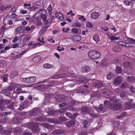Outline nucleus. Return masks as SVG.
I'll return each mask as SVG.
<instances>
[{
    "label": "nucleus",
    "mask_w": 135,
    "mask_h": 135,
    "mask_svg": "<svg viewBox=\"0 0 135 135\" xmlns=\"http://www.w3.org/2000/svg\"><path fill=\"white\" fill-rule=\"evenodd\" d=\"M109 100L113 102V104H112L109 101L106 100L104 103V105L105 107L110 108L114 110H120L122 108L120 103H118V101L115 98L110 97Z\"/></svg>",
    "instance_id": "1"
},
{
    "label": "nucleus",
    "mask_w": 135,
    "mask_h": 135,
    "mask_svg": "<svg viewBox=\"0 0 135 135\" xmlns=\"http://www.w3.org/2000/svg\"><path fill=\"white\" fill-rule=\"evenodd\" d=\"M39 124V123H36V122H31L27 123L26 126L28 128H31L33 132L36 133L39 131V128L38 127Z\"/></svg>",
    "instance_id": "2"
},
{
    "label": "nucleus",
    "mask_w": 135,
    "mask_h": 135,
    "mask_svg": "<svg viewBox=\"0 0 135 135\" xmlns=\"http://www.w3.org/2000/svg\"><path fill=\"white\" fill-rule=\"evenodd\" d=\"M89 58L93 59H97L99 58L101 55L100 53L96 50H91L88 52Z\"/></svg>",
    "instance_id": "3"
},
{
    "label": "nucleus",
    "mask_w": 135,
    "mask_h": 135,
    "mask_svg": "<svg viewBox=\"0 0 135 135\" xmlns=\"http://www.w3.org/2000/svg\"><path fill=\"white\" fill-rule=\"evenodd\" d=\"M81 110L82 112L84 114H88L91 118H94L97 117L96 115L93 113H90V109L87 106H83Z\"/></svg>",
    "instance_id": "4"
},
{
    "label": "nucleus",
    "mask_w": 135,
    "mask_h": 135,
    "mask_svg": "<svg viewBox=\"0 0 135 135\" xmlns=\"http://www.w3.org/2000/svg\"><path fill=\"white\" fill-rule=\"evenodd\" d=\"M46 11L44 9H41L38 12H37L34 16V17L35 18L42 17V18L46 17Z\"/></svg>",
    "instance_id": "5"
},
{
    "label": "nucleus",
    "mask_w": 135,
    "mask_h": 135,
    "mask_svg": "<svg viewBox=\"0 0 135 135\" xmlns=\"http://www.w3.org/2000/svg\"><path fill=\"white\" fill-rule=\"evenodd\" d=\"M36 80V78L34 76H31L28 78H21V80L25 82L31 83L34 82Z\"/></svg>",
    "instance_id": "6"
},
{
    "label": "nucleus",
    "mask_w": 135,
    "mask_h": 135,
    "mask_svg": "<svg viewBox=\"0 0 135 135\" xmlns=\"http://www.w3.org/2000/svg\"><path fill=\"white\" fill-rule=\"evenodd\" d=\"M52 84L51 85L49 84V86L45 85H40L39 86V89L42 91H43L44 90H46L47 91L49 90L50 89L49 86H52L54 85V81H52Z\"/></svg>",
    "instance_id": "7"
},
{
    "label": "nucleus",
    "mask_w": 135,
    "mask_h": 135,
    "mask_svg": "<svg viewBox=\"0 0 135 135\" xmlns=\"http://www.w3.org/2000/svg\"><path fill=\"white\" fill-rule=\"evenodd\" d=\"M70 76V77H74L75 76V75L74 74H71V75H66L64 74H60L59 75H55L53 76L52 78L54 79H56L62 78L64 77Z\"/></svg>",
    "instance_id": "8"
},
{
    "label": "nucleus",
    "mask_w": 135,
    "mask_h": 135,
    "mask_svg": "<svg viewBox=\"0 0 135 135\" xmlns=\"http://www.w3.org/2000/svg\"><path fill=\"white\" fill-rule=\"evenodd\" d=\"M41 112V110L39 108H35L31 110L29 114L31 116H33L39 114Z\"/></svg>",
    "instance_id": "9"
},
{
    "label": "nucleus",
    "mask_w": 135,
    "mask_h": 135,
    "mask_svg": "<svg viewBox=\"0 0 135 135\" xmlns=\"http://www.w3.org/2000/svg\"><path fill=\"white\" fill-rule=\"evenodd\" d=\"M101 93H102L105 97H106L107 96L112 95L113 94V93L109 89H107L106 88L103 89L101 91Z\"/></svg>",
    "instance_id": "10"
},
{
    "label": "nucleus",
    "mask_w": 135,
    "mask_h": 135,
    "mask_svg": "<svg viewBox=\"0 0 135 135\" xmlns=\"http://www.w3.org/2000/svg\"><path fill=\"white\" fill-rule=\"evenodd\" d=\"M123 65L125 68L129 69L131 72L132 71V68L133 67V64L132 62L127 61L124 63Z\"/></svg>",
    "instance_id": "11"
},
{
    "label": "nucleus",
    "mask_w": 135,
    "mask_h": 135,
    "mask_svg": "<svg viewBox=\"0 0 135 135\" xmlns=\"http://www.w3.org/2000/svg\"><path fill=\"white\" fill-rule=\"evenodd\" d=\"M65 96L63 95H58L56 96L55 97L56 100L58 102H61L65 100Z\"/></svg>",
    "instance_id": "12"
},
{
    "label": "nucleus",
    "mask_w": 135,
    "mask_h": 135,
    "mask_svg": "<svg viewBox=\"0 0 135 135\" xmlns=\"http://www.w3.org/2000/svg\"><path fill=\"white\" fill-rule=\"evenodd\" d=\"M19 85L17 84L13 83L11 82V83L10 85L8 87L7 89L10 91H12L15 89L18 86H19Z\"/></svg>",
    "instance_id": "13"
},
{
    "label": "nucleus",
    "mask_w": 135,
    "mask_h": 135,
    "mask_svg": "<svg viewBox=\"0 0 135 135\" xmlns=\"http://www.w3.org/2000/svg\"><path fill=\"white\" fill-rule=\"evenodd\" d=\"M103 83L102 81L98 80H96L93 84V86L96 88H100L103 86Z\"/></svg>",
    "instance_id": "14"
},
{
    "label": "nucleus",
    "mask_w": 135,
    "mask_h": 135,
    "mask_svg": "<svg viewBox=\"0 0 135 135\" xmlns=\"http://www.w3.org/2000/svg\"><path fill=\"white\" fill-rule=\"evenodd\" d=\"M22 119L20 117L16 116L12 119V121L15 124L19 123L22 122Z\"/></svg>",
    "instance_id": "15"
},
{
    "label": "nucleus",
    "mask_w": 135,
    "mask_h": 135,
    "mask_svg": "<svg viewBox=\"0 0 135 135\" xmlns=\"http://www.w3.org/2000/svg\"><path fill=\"white\" fill-rule=\"evenodd\" d=\"M122 80L120 76L117 77L113 82L115 86L119 85L121 83Z\"/></svg>",
    "instance_id": "16"
},
{
    "label": "nucleus",
    "mask_w": 135,
    "mask_h": 135,
    "mask_svg": "<svg viewBox=\"0 0 135 135\" xmlns=\"http://www.w3.org/2000/svg\"><path fill=\"white\" fill-rule=\"evenodd\" d=\"M27 101H25L20 104L18 110L20 111L22 110L24 108H27Z\"/></svg>",
    "instance_id": "17"
},
{
    "label": "nucleus",
    "mask_w": 135,
    "mask_h": 135,
    "mask_svg": "<svg viewBox=\"0 0 135 135\" xmlns=\"http://www.w3.org/2000/svg\"><path fill=\"white\" fill-rule=\"evenodd\" d=\"M55 17L57 19L61 21H63L64 20L63 15L59 12H56L55 14Z\"/></svg>",
    "instance_id": "18"
},
{
    "label": "nucleus",
    "mask_w": 135,
    "mask_h": 135,
    "mask_svg": "<svg viewBox=\"0 0 135 135\" xmlns=\"http://www.w3.org/2000/svg\"><path fill=\"white\" fill-rule=\"evenodd\" d=\"M32 59L33 62L36 63L38 62L41 60V58L39 55H37L34 56Z\"/></svg>",
    "instance_id": "19"
},
{
    "label": "nucleus",
    "mask_w": 135,
    "mask_h": 135,
    "mask_svg": "<svg viewBox=\"0 0 135 135\" xmlns=\"http://www.w3.org/2000/svg\"><path fill=\"white\" fill-rule=\"evenodd\" d=\"M100 93L99 92H95L92 93L91 95V99L93 100H95L97 98L100 96Z\"/></svg>",
    "instance_id": "20"
},
{
    "label": "nucleus",
    "mask_w": 135,
    "mask_h": 135,
    "mask_svg": "<svg viewBox=\"0 0 135 135\" xmlns=\"http://www.w3.org/2000/svg\"><path fill=\"white\" fill-rule=\"evenodd\" d=\"M100 15L99 13L97 12H94L92 13L91 15V17L94 19H98Z\"/></svg>",
    "instance_id": "21"
},
{
    "label": "nucleus",
    "mask_w": 135,
    "mask_h": 135,
    "mask_svg": "<svg viewBox=\"0 0 135 135\" xmlns=\"http://www.w3.org/2000/svg\"><path fill=\"white\" fill-rule=\"evenodd\" d=\"M41 125L44 127L48 128L50 129L53 128L54 127L53 126L47 123H43L41 124Z\"/></svg>",
    "instance_id": "22"
},
{
    "label": "nucleus",
    "mask_w": 135,
    "mask_h": 135,
    "mask_svg": "<svg viewBox=\"0 0 135 135\" xmlns=\"http://www.w3.org/2000/svg\"><path fill=\"white\" fill-rule=\"evenodd\" d=\"M107 35L108 38L112 41L117 40H118L119 38L118 37H115L114 36L111 35L110 34H107Z\"/></svg>",
    "instance_id": "23"
},
{
    "label": "nucleus",
    "mask_w": 135,
    "mask_h": 135,
    "mask_svg": "<svg viewBox=\"0 0 135 135\" xmlns=\"http://www.w3.org/2000/svg\"><path fill=\"white\" fill-rule=\"evenodd\" d=\"M64 133V131L60 129L55 130L52 132L53 134L55 135H59L61 134H63Z\"/></svg>",
    "instance_id": "24"
},
{
    "label": "nucleus",
    "mask_w": 135,
    "mask_h": 135,
    "mask_svg": "<svg viewBox=\"0 0 135 135\" xmlns=\"http://www.w3.org/2000/svg\"><path fill=\"white\" fill-rule=\"evenodd\" d=\"M75 123V122L74 121H70L66 122L65 124L67 127H70L74 125Z\"/></svg>",
    "instance_id": "25"
},
{
    "label": "nucleus",
    "mask_w": 135,
    "mask_h": 135,
    "mask_svg": "<svg viewBox=\"0 0 135 135\" xmlns=\"http://www.w3.org/2000/svg\"><path fill=\"white\" fill-rule=\"evenodd\" d=\"M93 107H94V109L98 112H103V105L102 104L99 105V108H97L96 107L94 106L93 105Z\"/></svg>",
    "instance_id": "26"
},
{
    "label": "nucleus",
    "mask_w": 135,
    "mask_h": 135,
    "mask_svg": "<svg viewBox=\"0 0 135 135\" xmlns=\"http://www.w3.org/2000/svg\"><path fill=\"white\" fill-rule=\"evenodd\" d=\"M90 69V68L88 66H84L82 67L81 71L83 72H88Z\"/></svg>",
    "instance_id": "27"
},
{
    "label": "nucleus",
    "mask_w": 135,
    "mask_h": 135,
    "mask_svg": "<svg viewBox=\"0 0 135 135\" xmlns=\"http://www.w3.org/2000/svg\"><path fill=\"white\" fill-rule=\"evenodd\" d=\"M11 7L12 5L10 4L8 5H2L0 6V10L3 11L4 10L6 9L7 8H10Z\"/></svg>",
    "instance_id": "28"
},
{
    "label": "nucleus",
    "mask_w": 135,
    "mask_h": 135,
    "mask_svg": "<svg viewBox=\"0 0 135 135\" xmlns=\"http://www.w3.org/2000/svg\"><path fill=\"white\" fill-rule=\"evenodd\" d=\"M27 51L26 50H24L20 54L17 55L16 56H13V58L14 60L20 58L22 55L25 54L27 52Z\"/></svg>",
    "instance_id": "29"
},
{
    "label": "nucleus",
    "mask_w": 135,
    "mask_h": 135,
    "mask_svg": "<svg viewBox=\"0 0 135 135\" xmlns=\"http://www.w3.org/2000/svg\"><path fill=\"white\" fill-rule=\"evenodd\" d=\"M93 40L95 42L96 44L98 43L100 41L99 35L98 34L95 35L92 37Z\"/></svg>",
    "instance_id": "30"
},
{
    "label": "nucleus",
    "mask_w": 135,
    "mask_h": 135,
    "mask_svg": "<svg viewBox=\"0 0 135 135\" xmlns=\"http://www.w3.org/2000/svg\"><path fill=\"white\" fill-rule=\"evenodd\" d=\"M112 50L114 52H119L122 50V49L118 46H115L113 47Z\"/></svg>",
    "instance_id": "31"
},
{
    "label": "nucleus",
    "mask_w": 135,
    "mask_h": 135,
    "mask_svg": "<svg viewBox=\"0 0 135 135\" xmlns=\"http://www.w3.org/2000/svg\"><path fill=\"white\" fill-rule=\"evenodd\" d=\"M43 66L44 68L46 69H51L54 67L53 65H51L48 63L45 64L43 65Z\"/></svg>",
    "instance_id": "32"
},
{
    "label": "nucleus",
    "mask_w": 135,
    "mask_h": 135,
    "mask_svg": "<svg viewBox=\"0 0 135 135\" xmlns=\"http://www.w3.org/2000/svg\"><path fill=\"white\" fill-rule=\"evenodd\" d=\"M84 124L83 127L84 128H86L89 126L90 124V121L86 120H84L83 121Z\"/></svg>",
    "instance_id": "33"
},
{
    "label": "nucleus",
    "mask_w": 135,
    "mask_h": 135,
    "mask_svg": "<svg viewBox=\"0 0 135 135\" xmlns=\"http://www.w3.org/2000/svg\"><path fill=\"white\" fill-rule=\"evenodd\" d=\"M35 28V27L33 25H31V27H27L25 28V30L27 31H30L33 32L34 29Z\"/></svg>",
    "instance_id": "34"
},
{
    "label": "nucleus",
    "mask_w": 135,
    "mask_h": 135,
    "mask_svg": "<svg viewBox=\"0 0 135 135\" xmlns=\"http://www.w3.org/2000/svg\"><path fill=\"white\" fill-rule=\"evenodd\" d=\"M36 120L38 121H44L46 120V117L43 116H39L36 118Z\"/></svg>",
    "instance_id": "35"
},
{
    "label": "nucleus",
    "mask_w": 135,
    "mask_h": 135,
    "mask_svg": "<svg viewBox=\"0 0 135 135\" xmlns=\"http://www.w3.org/2000/svg\"><path fill=\"white\" fill-rule=\"evenodd\" d=\"M133 1L135 3V0H125L124 3L126 5L129 6Z\"/></svg>",
    "instance_id": "36"
},
{
    "label": "nucleus",
    "mask_w": 135,
    "mask_h": 135,
    "mask_svg": "<svg viewBox=\"0 0 135 135\" xmlns=\"http://www.w3.org/2000/svg\"><path fill=\"white\" fill-rule=\"evenodd\" d=\"M65 114L67 117L70 118H74V116L75 117L76 116V113L72 115L71 113L68 112L66 113Z\"/></svg>",
    "instance_id": "37"
},
{
    "label": "nucleus",
    "mask_w": 135,
    "mask_h": 135,
    "mask_svg": "<svg viewBox=\"0 0 135 135\" xmlns=\"http://www.w3.org/2000/svg\"><path fill=\"white\" fill-rule=\"evenodd\" d=\"M13 93H16L18 94L22 93H26L25 91L23 92V91H21V88H17L16 90H14L13 91Z\"/></svg>",
    "instance_id": "38"
},
{
    "label": "nucleus",
    "mask_w": 135,
    "mask_h": 135,
    "mask_svg": "<svg viewBox=\"0 0 135 135\" xmlns=\"http://www.w3.org/2000/svg\"><path fill=\"white\" fill-rule=\"evenodd\" d=\"M127 80L128 81L130 82L134 83L135 82V78L133 76H128Z\"/></svg>",
    "instance_id": "39"
},
{
    "label": "nucleus",
    "mask_w": 135,
    "mask_h": 135,
    "mask_svg": "<svg viewBox=\"0 0 135 135\" xmlns=\"http://www.w3.org/2000/svg\"><path fill=\"white\" fill-rule=\"evenodd\" d=\"M115 71L116 73H120L122 71V69L120 66H118L116 67Z\"/></svg>",
    "instance_id": "40"
},
{
    "label": "nucleus",
    "mask_w": 135,
    "mask_h": 135,
    "mask_svg": "<svg viewBox=\"0 0 135 135\" xmlns=\"http://www.w3.org/2000/svg\"><path fill=\"white\" fill-rule=\"evenodd\" d=\"M47 10L49 15H51V14L52 13V6L51 5H49L47 9Z\"/></svg>",
    "instance_id": "41"
},
{
    "label": "nucleus",
    "mask_w": 135,
    "mask_h": 135,
    "mask_svg": "<svg viewBox=\"0 0 135 135\" xmlns=\"http://www.w3.org/2000/svg\"><path fill=\"white\" fill-rule=\"evenodd\" d=\"M45 121L49 123H55L56 122L55 119L53 118H50L47 119L46 118V120H45Z\"/></svg>",
    "instance_id": "42"
},
{
    "label": "nucleus",
    "mask_w": 135,
    "mask_h": 135,
    "mask_svg": "<svg viewBox=\"0 0 135 135\" xmlns=\"http://www.w3.org/2000/svg\"><path fill=\"white\" fill-rule=\"evenodd\" d=\"M8 77V75L7 74L3 75L1 76V79L4 82H5L7 80V78Z\"/></svg>",
    "instance_id": "43"
},
{
    "label": "nucleus",
    "mask_w": 135,
    "mask_h": 135,
    "mask_svg": "<svg viewBox=\"0 0 135 135\" xmlns=\"http://www.w3.org/2000/svg\"><path fill=\"white\" fill-rule=\"evenodd\" d=\"M81 39V37L79 35H76L74 36V41H78Z\"/></svg>",
    "instance_id": "44"
},
{
    "label": "nucleus",
    "mask_w": 135,
    "mask_h": 135,
    "mask_svg": "<svg viewBox=\"0 0 135 135\" xmlns=\"http://www.w3.org/2000/svg\"><path fill=\"white\" fill-rule=\"evenodd\" d=\"M114 74L112 73H109L107 75V78L108 80H110L113 78Z\"/></svg>",
    "instance_id": "45"
},
{
    "label": "nucleus",
    "mask_w": 135,
    "mask_h": 135,
    "mask_svg": "<svg viewBox=\"0 0 135 135\" xmlns=\"http://www.w3.org/2000/svg\"><path fill=\"white\" fill-rule=\"evenodd\" d=\"M112 62L114 63H117L119 62V60L118 58H115L113 57L112 58Z\"/></svg>",
    "instance_id": "46"
},
{
    "label": "nucleus",
    "mask_w": 135,
    "mask_h": 135,
    "mask_svg": "<svg viewBox=\"0 0 135 135\" xmlns=\"http://www.w3.org/2000/svg\"><path fill=\"white\" fill-rule=\"evenodd\" d=\"M72 26L73 27H77L79 28H80L81 26V25L79 22L74 23L73 24Z\"/></svg>",
    "instance_id": "47"
},
{
    "label": "nucleus",
    "mask_w": 135,
    "mask_h": 135,
    "mask_svg": "<svg viewBox=\"0 0 135 135\" xmlns=\"http://www.w3.org/2000/svg\"><path fill=\"white\" fill-rule=\"evenodd\" d=\"M10 91L7 89H5L3 91V93L7 96H9L10 95Z\"/></svg>",
    "instance_id": "48"
},
{
    "label": "nucleus",
    "mask_w": 135,
    "mask_h": 135,
    "mask_svg": "<svg viewBox=\"0 0 135 135\" xmlns=\"http://www.w3.org/2000/svg\"><path fill=\"white\" fill-rule=\"evenodd\" d=\"M108 61L107 59L102 60L101 62V64L103 65H105L108 63Z\"/></svg>",
    "instance_id": "49"
},
{
    "label": "nucleus",
    "mask_w": 135,
    "mask_h": 135,
    "mask_svg": "<svg viewBox=\"0 0 135 135\" xmlns=\"http://www.w3.org/2000/svg\"><path fill=\"white\" fill-rule=\"evenodd\" d=\"M126 112H123L122 113V114L119 115H118L117 116V119H119L120 118H122L124 116H125L126 114Z\"/></svg>",
    "instance_id": "50"
},
{
    "label": "nucleus",
    "mask_w": 135,
    "mask_h": 135,
    "mask_svg": "<svg viewBox=\"0 0 135 135\" xmlns=\"http://www.w3.org/2000/svg\"><path fill=\"white\" fill-rule=\"evenodd\" d=\"M23 31V30L21 27H18L16 30V32L17 33H21Z\"/></svg>",
    "instance_id": "51"
},
{
    "label": "nucleus",
    "mask_w": 135,
    "mask_h": 135,
    "mask_svg": "<svg viewBox=\"0 0 135 135\" xmlns=\"http://www.w3.org/2000/svg\"><path fill=\"white\" fill-rule=\"evenodd\" d=\"M17 75V73L15 71H13L12 72L11 74V77L12 78H14L16 75Z\"/></svg>",
    "instance_id": "52"
},
{
    "label": "nucleus",
    "mask_w": 135,
    "mask_h": 135,
    "mask_svg": "<svg viewBox=\"0 0 135 135\" xmlns=\"http://www.w3.org/2000/svg\"><path fill=\"white\" fill-rule=\"evenodd\" d=\"M48 28V26L46 27H43L41 29V30L40 31V33H43Z\"/></svg>",
    "instance_id": "53"
},
{
    "label": "nucleus",
    "mask_w": 135,
    "mask_h": 135,
    "mask_svg": "<svg viewBox=\"0 0 135 135\" xmlns=\"http://www.w3.org/2000/svg\"><path fill=\"white\" fill-rule=\"evenodd\" d=\"M128 85V84L127 83H122L121 85V88H124L126 87Z\"/></svg>",
    "instance_id": "54"
},
{
    "label": "nucleus",
    "mask_w": 135,
    "mask_h": 135,
    "mask_svg": "<svg viewBox=\"0 0 135 135\" xmlns=\"http://www.w3.org/2000/svg\"><path fill=\"white\" fill-rule=\"evenodd\" d=\"M124 46L130 47H132V46L131 44V43L130 42H129L128 43H124Z\"/></svg>",
    "instance_id": "55"
},
{
    "label": "nucleus",
    "mask_w": 135,
    "mask_h": 135,
    "mask_svg": "<svg viewBox=\"0 0 135 135\" xmlns=\"http://www.w3.org/2000/svg\"><path fill=\"white\" fill-rule=\"evenodd\" d=\"M67 109V108H65L59 109L58 110V111L61 114H62Z\"/></svg>",
    "instance_id": "56"
},
{
    "label": "nucleus",
    "mask_w": 135,
    "mask_h": 135,
    "mask_svg": "<svg viewBox=\"0 0 135 135\" xmlns=\"http://www.w3.org/2000/svg\"><path fill=\"white\" fill-rule=\"evenodd\" d=\"M20 131V129L19 128H15L13 130V132L16 134H18Z\"/></svg>",
    "instance_id": "57"
},
{
    "label": "nucleus",
    "mask_w": 135,
    "mask_h": 135,
    "mask_svg": "<svg viewBox=\"0 0 135 135\" xmlns=\"http://www.w3.org/2000/svg\"><path fill=\"white\" fill-rule=\"evenodd\" d=\"M56 50L59 52L61 51H63L64 50V49L62 47H61L60 46H58L57 47Z\"/></svg>",
    "instance_id": "58"
},
{
    "label": "nucleus",
    "mask_w": 135,
    "mask_h": 135,
    "mask_svg": "<svg viewBox=\"0 0 135 135\" xmlns=\"http://www.w3.org/2000/svg\"><path fill=\"white\" fill-rule=\"evenodd\" d=\"M38 8V7L35 6H32L29 8V10L30 11L35 10Z\"/></svg>",
    "instance_id": "59"
},
{
    "label": "nucleus",
    "mask_w": 135,
    "mask_h": 135,
    "mask_svg": "<svg viewBox=\"0 0 135 135\" xmlns=\"http://www.w3.org/2000/svg\"><path fill=\"white\" fill-rule=\"evenodd\" d=\"M4 26H2L0 28V35H1L4 32Z\"/></svg>",
    "instance_id": "60"
},
{
    "label": "nucleus",
    "mask_w": 135,
    "mask_h": 135,
    "mask_svg": "<svg viewBox=\"0 0 135 135\" xmlns=\"http://www.w3.org/2000/svg\"><path fill=\"white\" fill-rule=\"evenodd\" d=\"M22 135H32V133H30L28 131H25Z\"/></svg>",
    "instance_id": "61"
},
{
    "label": "nucleus",
    "mask_w": 135,
    "mask_h": 135,
    "mask_svg": "<svg viewBox=\"0 0 135 135\" xmlns=\"http://www.w3.org/2000/svg\"><path fill=\"white\" fill-rule=\"evenodd\" d=\"M11 113V112H4L2 113L1 114V115L3 116H7L8 115L10 114Z\"/></svg>",
    "instance_id": "62"
},
{
    "label": "nucleus",
    "mask_w": 135,
    "mask_h": 135,
    "mask_svg": "<svg viewBox=\"0 0 135 135\" xmlns=\"http://www.w3.org/2000/svg\"><path fill=\"white\" fill-rule=\"evenodd\" d=\"M86 26L87 27L91 28L93 27V25L89 22H87L86 23Z\"/></svg>",
    "instance_id": "63"
},
{
    "label": "nucleus",
    "mask_w": 135,
    "mask_h": 135,
    "mask_svg": "<svg viewBox=\"0 0 135 135\" xmlns=\"http://www.w3.org/2000/svg\"><path fill=\"white\" fill-rule=\"evenodd\" d=\"M3 134L6 135L9 134L11 132V131L9 130H3Z\"/></svg>",
    "instance_id": "64"
}]
</instances>
